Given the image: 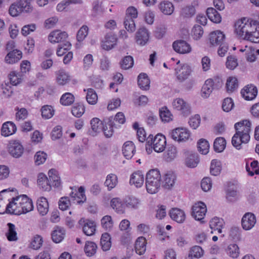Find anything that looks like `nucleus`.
Returning a JSON list of instances; mask_svg holds the SVG:
<instances>
[{"instance_id": "cd10ccee", "label": "nucleus", "mask_w": 259, "mask_h": 259, "mask_svg": "<svg viewBox=\"0 0 259 259\" xmlns=\"http://www.w3.org/2000/svg\"><path fill=\"white\" fill-rule=\"evenodd\" d=\"M225 224L224 220L218 217H214L209 222V227L212 230L217 231L220 234L222 233V229Z\"/></svg>"}, {"instance_id": "8fccbe9b", "label": "nucleus", "mask_w": 259, "mask_h": 259, "mask_svg": "<svg viewBox=\"0 0 259 259\" xmlns=\"http://www.w3.org/2000/svg\"><path fill=\"white\" fill-rule=\"evenodd\" d=\"M85 111V107L81 103H76L72 108V114L76 117H81Z\"/></svg>"}, {"instance_id": "a19ab883", "label": "nucleus", "mask_w": 259, "mask_h": 259, "mask_svg": "<svg viewBox=\"0 0 259 259\" xmlns=\"http://www.w3.org/2000/svg\"><path fill=\"white\" fill-rule=\"evenodd\" d=\"M222 170V164L220 160L213 159L210 164V172L212 175L218 176Z\"/></svg>"}, {"instance_id": "c85d7f7f", "label": "nucleus", "mask_w": 259, "mask_h": 259, "mask_svg": "<svg viewBox=\"0 0 259 259\" xmlns=\"http://www.w3.org/2000/svg\"><path fill=\"white\" fill-rule=\"evenodd\" d=\"M56 75V81L59 85H64L67 83L70 79L69 74L63 69L57 71Z\"/></svg>"}, {"instance_id": "1a4fd4ad", "label": "nucleus", "mask_w": 259, "mask_h": 259, "mask_svg": "<svg viewBox=\"0 0 259 259\" xmlns=\"http://www.w3.org/2000/svg\"><path fill=\"white\" fill-rule=\"evenodd\" d=\"M150 33L145 27L140 28L136 33L135 39L137 44L140 46H145L148 42Z\"/></svg>"}, {"instance_id": "39448f33", "label": "nucleus", "mask_w": 259, "mask_h": 259, "mask_svg": "<svg viewBox=\"0 0 259 259\" xmlns=\"http://www.w3.org/2000/svg\"><path fill=\"white\" fill-rule=\"evenodd\" d=\"M169 136L174 140L181 142L187 141L190 138V133L186 128L178 127L170 131Z\"/></svg>"}, {"instance_id": "ddd939ff", "label": "nucleus", "mask_w": 259, "mask_h": 259, "mask_svg": "<svg viewBox=\"0 0 259 259\" xmlns=\"http://www.w3.org/2000/svg\"><path fill=\"white\" fill-rule=\"evenodd\" d=\"M117 41V38L114 34L107 33L102 41V48L106 51L111 50L116 45Z\"/></svg>"}, {"instance_id": "5701e85b", "label": "nucleus", "mask_w": 259, "mask_h": 259, "mask_svg": "<svg viewBox=\"0 0 259 259\" xmlns=\"http://www.w3.org/2000/svg\"><path fill=\"white\" fill-rule=\"evenodd\" d=\"M17 130L15 124L11 121H7L3 123L2 128V135L8 137L14 134Z\"/></svg>"}, {"instance_id": "9b49d317", "label": "nucleus", "mask_w": 259, "mask_h": 259, "mask_svg": "<svg viewBox=\"0 0 259 259\" xmlns=\"http://www.w3.org/2000/svg\"><path fill=\"white\" fill-rule=\"evenodd\" d=\"M8 151L14 157H20L24 152L23 146L17 141H11L8 145Z\"/></svg>"}, {"instance_id": "49530a36", "label": "nucleus", "mask_w": 259, "mask_h": 259, "mask_svg": "<svg viewBox=\"0 0 259 259\" xmlns=\"http://www.w3.org/2000/svg\"><path fill=\"white\" fill-rule=\"evenodd\" d=\"M74 101V97L70 93H66L61 97L60 103L64 106L71 105Z\"/></svg>"}, {"instance_id": "774afa93", "label": "nucleus", "mask_w": 259, "mask_h": 259, "mask_svg": "<svg viewBox=\"0 0 259 259\" xmlns=\"http://www.w3.org/2000/svg\"><path fill=\"white\" fill-rule=\"evenodd\" d=\"M42 238L40 236L36 235L34 236L31 242V247L33 249H38L42 246Z\"/></svg>"}, {"instance_id": "c9c22d12", "label": "nucleus", "mask_w": 259, "mask_h": 259, "mask_svg": "<svg viewBox=\"0 0 259 259\" xmlns=\"http://www.w3.org/2000/svg\"><path fill=\"white\" fill-rule=\"evenodd\" d=\"M111 206L118 213L124 212V206L119 198H114L111 200Z\"/></svg>"}, {"instance_id": "6ab92c4d", "label": "nucleus", "mask_w": 259, "mask_h": 259, "mask_svg": "<svg viewBox=\"0 0 259 259\" xmlns=\"http://www.w3.org/2000/svg\"><path fill=\"white\" fill-rule=\"evenodd\" d=\"M177 79L180 82H183L187 79L191 74V70L187 65H183L179 72L178 69H175Z\"/></svg>"}, {"instance_id": "0eeeda50", "label": "nucleus", "mask_w": 259, "mask_h": 259, "mask_svg": "<svg viewBox=\"0 0 259 259\" xmlns=\"http://www.w3.org/2000/svg\"><path fill=\"white\" fill-rule=\"evenodd\" d=\"M174 109L181 111L184 116H187L191 113V108L189 105L183 99L177 98L172 102Z\"/></svg>"}, {"instance_id": "6e6552de", "label": "nucleus", "mask_w": 259, "mask_h": 259, "mask_svg": "<svg viewBox=\"0 0 259 259\" xmlns=\"http://www.w3.org/2000/svg\"><path fill=\"white\" fill-rule=\"evenodd\" d=\"M206 211V205L203 202H199L193 206L192 215L196 220L201 221L204 219Z\"/></svg>"}, {"instance_id": "7ed1b4c3", "label": "nucleus", "mask_w": 259, "mask_h": 259, "mask_svg": "<svg viewBox=\"0 0 259 259\" xmlns=\"http://www.w3.org/2000/svg\"><path fill=\"white\" fill-rule=\"evenodd\" d=\"M166 145V138L161 134L156 135L153 137L150 135L147 138V146L151 147L156 152H162L165 149Z\"/></svg>"}, {"instance_id": "aec40b11", "label": "nucleus", "mask_w": 259, "mask_h": 259, "mask_svg": "<svg viewBox=\"0 0 259 259\" xmlns=\"http://www.w3.org/2000/svg\"><path fill=\"white\" fill-rule=\"evenodd\" d=\"M176 180V176L172 171H168L163 178V187L167 189H171L174 185Z\"/></svg>"}, {"instance_id": "412c9836", "label": "nucleus", "mask_w": 259, "mask_h": 259, "mask_svg": "<svg viewBox=\"0 0 259 259\" xmlns=\"http://www.w3.org/2000/svg\"><path fill=\"white\" fill-rule=\"evenodd\" d=\"M144 181V175L142 171H138L134 172L131 177L130 183L134 185L136 187H141Z\"/></svg>"}, {"instance_id": "72a5a7b5", "label": "nucleus", "mask_w": 259, "mask_h": 259, "mask_svg": "<svg viewBox=\"0 0 259 259\" xmlns=\"http://www.w3.org/2000/svg\"><path fill=\"white\" fill-rule=\"evenodd\" d=\"M206 14L209 20L215 23L221 22L222 18L220 14L213 8H208L206 11Z\"/></svg>"}, {"instance_id": "a211bd4d", "label": "nucleus", "mask_w": 259, "mask_h": 259, "mask_svg": "<svg viewBox=\"0 0 259 259\" xmlns=\"http://www.w3.org/2000/svg\"><path fill=\"white\" fill-rule=\"evenodd\" d=\"M171 219L178 223H183L186 219L185 212L178 208H173L169 211Z\"/></svg>"}, {"instance_id": "9d476101", "label": "nucleus", "mask_w": 259, "mask_h": 259, "mask_svg": "<svg viewBox=\"0 0 259 259\" xmlns=\"http://www.w3.org/2000/svg\"><path fill=\"white\" fill-rule=\"evenodd\" d=\"M256 223V217L251 212L245 213L241 220V225L242 228L245 230L251 229Z\"/></svg>"}, {"instance_id": "09e8293b", "label": "nucleus", "mask_w": 259, "mask_h": 259, "mask_svg": "<svg viewBox=\"0 0 259 259\" xmlns=\"http://www.w3.org/2000/svg\"><path fill=\"white\" fill-rule=\"evenodd\" d=\"M195 14V8L192 6H188L182 8L181 16L184 18H190Z\"/></svg>"}, {"instance_id": "864d4df0", "label": "nucleus", "mask_w": 259, "mask_h": 259, "mask_svg": "<svg viewBox=\"0 0 259 259\" xmlns=\"http://www.w3.org/2000/svg\"><path fill=\"white\" fill-rule=\"evenodd\" d=\"M21 13H30L32 11V7L27 0H20L18 3Z\"/></svg>"}, {"instance_id": "79ce46f5", "label": "nucleus", "mask_w": 259, "mask_h": 259, "mask_svg": "<svg viewBox=\"0 0 259 259\" xmlns=\"http://www.w3.org/2000/svg\"><path fill=\"white\" fill-rule=\"evenodd\" d=\"M110 239L111 237L108 233H105L102 234L100 243L102 248L104 251H107L110 248L111 246Z\"/></svg>"}, {"instance_id": "6e6d98bb", "label": "nucleus", "mask_w": 259, "mask_h": 259, "mask_svg": "<svg viewBox=\"0 0 259 259\" xmlns=\"http://www.w3.org/2000/svg\"><path fill=\"white\" fill-rule=\"evenodd\" d=\"M97 248V245L95 243L88 241L84 246V251L88 256H91L96 253Z\"/></svg>"}, {"instance_id": "7c9ffc66", "label": "nucleus", "mask_w": 259, "mask_h": 259, "mask_svg": "<svg viewBox=\"0 0 259 259\" xmlns=\"http://www.w3.org/2000/svg\"><path fill=\"white\" fill-rule=\"evenodd\" d=\"M150 81L148 75L144 73H140L138 77V84L143 90H148L150 88Z\"/></svg>"}, {"instance_id": "13d9d810", "label": "nucleus", "mask_w": 259, "mask_h": 259, "mask_svg": "<svg viewBox=\"0 0 259 259\" xmlns=\"http://www.w3.org/2000/svg\"><path fill=\"white\" fill-rule=\"evenodd\" d=\"M71 46V45L69 41H65L62 44L59 45L57 50V55L58 56H63L70 49Z\"/></svg>"}, {"instance_id": "f704fd0d", "label": "nucleus", "mask_w": 259, "mask_h": 259, "mask_svg": "<svg viewBox=\"0 0 259 259\" xmlns=\"http://www.w3.org/2000/svg\"><path fill=\"white\" fill-rule=\"evenodd\" d=\"M211 82V80L208 79L205 81L201 89V96L203 98H208L214 89Z\"/></svg>"}, {"instance_id": "e2e57ef3", "label": "nucleus", "mask_w": 259, "mask_h": 259, "mask_svg": "<svg viewBox=\"0 0 259 259\" xmlns=\"http://www.w3.org/2000/svg\"><path fill=\"white\" fill-rule=\"evenodd\" d=\"M91 125L92 130L95 133L100 132L103 128L102 121L98 118H93L91 121Z\"/></svg>"}, {"instance_id": "f03ea898", "label": "nucleus", "mask_w": 259, "mask_h": 259, "mask_svg": "<svg viewBox=\"0 0 259 259\" xmlns=\"http://www.w3.org/2000/svg\"><path fill=\"white\" fill-rule=\"evenodd\" d=\"M161 186V176L157 169L150 170L146 175V187L147 192L151 194L158 192Z\"/></svg>"}, {"instance_id": "f257e3e1", "label": "nucleus", "mask_w": 259, "mask_h": 259, "mask_svg": "<svg viewBox=\"0 0 259 259\" xmlns=\"http://www.w3.org/2000/svg\"><path fill=\"white\" fill-rule=\"evenodd\" d=\"M251 124V122L247 120H243L235 124L236 133L232 137V144L237 149H241L242 144H246L249 141Z\"/></svg>"}, {"instance_id": "e433bc0d", "label": "nucleus", "mask_w": 259, "mask_h": 259, "mask_svg": "<svg viewBox=\"0 0 259 259\" xmlns=\"http://www.w3.org/2000/svg\"><path fill=\"white\" fill-rule=\"evenodd\" d=\"M199 162V158L197 154L191 153L186 158L185 163L186 165L190 168L197 166Z\"/></svg>"}, {"instance_id": "603ef678", "label": "nucleus", "mask_w": 259, "mask_h": 259, "mask_svg": "<svg viewBox=\"0 0 259 259\" xmlns=\"http://www.w3.org/2000/svg\"><path fill=\"white\" fill-rule=\"evenodd\" d=\"M8 226L9 230L8 232L6 233L7 239L10 241H16L18 238L15 225L12 223H8Z\"/></svg>"}, {"instance_id": "0e129e2a", "label": "nucleus", "mask_w": 259, "mask_h": 259, "mask_svg": "<svg viewBox=\"0 0 259 259\" xmlns=\"http://www.w3.org/2000/svg\"><path fill=\"white\" fill-rule=\"evenodd\" d=\"M177 149L175 146H169L165 155V157L167 161H170L174 159L177 156Z\"/></svg>"}, {"instance_id": "2eb2a0df", "label": "nucleus", "mask_w": 259, "mask_h": 259, "mask_svg": "<svg viewBox=\"0 0 259 259\" xmlns=\"http://www.w3.org/2000/svg\"><path fill=\"white\" fill-rule=\"evenodd\" d=\"M241 94L246 100H252L257 94V88L253 84H248L242 90Z\"/></svg>"}, {"instance_id": "5fc2aeb1", "label": "nucleus", "mask_w": 259, "mask_h": 259, "mask_svg": "<svg viewBox=\"0 0 259 259\" xmlns=\"http://www.w3.org/2000/svg\"><path fill=\"white\" fill-rule=\"evenodd\" d=\"M104 12L102 3L99 2H95L93 4V8L92 10V16L97 17L101 16Z\"/></svg>"}, {"instance_id": "a18cd8bd", "label": "nucleus", "mask_w": 259, "mask_h": 259, "mask_svg": "<svg viewBox=\"0 0 259 259\" xmlns=\"http://www.w3.org/2000/svg\"><path fill=\"white\" fill-rule=\"evenodd\" d=\"M226 140L223 137L217 138L213 143V148L215 151L217 152H222L226 147Z\"/></svg>"}, {"instance_id": "b1692460", "label": "nucleus", "mask_w": 259, "mask_h": 259, "mask_svg": "<svg viewBox=\"0 0 259 259\" xmlns=\"http://www.w3.org/2000/svg\"><path fill=\"white\" fill-rule=\"evenodd\" d=\"M21 200L22 209L24 210V214L26 213L33 209V205L32 200L29 198L26 195H22L18 196Z\"/></svg>"}, {"instance_id": "bf43d9fd", "label": "nucleus", "mask_w": 259, "mask_h": 259, "mask_svg": "<svg viewBox=\"0 0 259 259\" xmlns=\"http://www.w3.org/2000/svg\"><path fill=\"white\" fill-rule=\"evenodd\" d=\"M227 253L232 258H237L239 254V248L236 244H230L227 249Z\"/></svg>"}, {"instance_id": "ea45409f", "label": "nucleus", "mask_w": 259, "mask_h": 259, "mask_svg": "<svg viewBox=\"0 0 259 259\" xmlns=\"http://www.w3.org/2000/svg\"><path fill=\"white\" fill-rule=\"evenodd\" d=\"M64 236L65 230L60 227H57L52 234V239L56 243L60 242L63 239Z\"/></svg>"}, {"instance_id": "20e7f679", "label": "nucleus", "mask_w": 259, "mask_h": 259, "mask_svg": "<svg viewBox=\"0 0 259 259\" xmlns=\"http://www.w3.org/2000/svg\"><path fill=\"white\" fill-rule=\"evenodd\" d=\"M252 19H248L243 18L240 20H238L235 23V31L236 33L241 37L244 39L246 32L248 30L250 25L253 24Z\"/></svg>"}, {"instance_id": "58836bf2", "label": "nucleus", "mask_w": 259, "mask_h": 259, "mask_svg": "<svg viewBox=\"0 0 259 259\" xmlns=\"http://www.w3.org/2000/svg\"><path fill=\"white\" fill-rule=\"evenodd\" d=\"M87 92L86 100L91 105H95L98 101V96L96 92L92 89H84Z\"/></svg>"}, {"instance_id": "2f4dec72", "label": "nucleus", "mask_w": 259, "mask_h": 259, "mask_svg": "<svg viewBox=\"0 0 259 259\" xmlns=\"http://www.w3.org/2000/svg\"><path fill=\"white\" fill-rule=\"evenodd\" d=\"M159 9L164 15H170L174 11L173 4L169 1H163L159 5Z\"/></svg>"}, {"instance_id": "052dcab7", "label": "nucleus", "mask_w": 259, "mask_h": 259, "mask_svg": "<svg viewBox=\"0 0 259 259\" xmlns=\"http://www.w3.org/2000/svg\"><path fill=\"white\" fill-rule=\"evenodd\" d=\"M159 116L163 121L169 122L171 120L172 115L166 107L159 109Z\"/></svg>"}, {"instance_id": "680f3d73", "label": "nucleus", "mask_w": 259, "mask_h": 259, "mask_svg": "<svg viewBox=\"0 0 259 259\" xmlns=\"http://www.w3.org/2000/svg\"><path fill=\"white\" fill-rule=\"evenodd\" d=\"M101 225L106 230H110L113 227V222L111 217L105 215L101 220Z\"/></svg>"}, {"instance_id": "bb28decb", "label": "nucleus", "mask_w": 259, "mask_h": 259, "mask_svg": "<svg viewBox=\"0 0 259 259\" xmlns=\"http://www.w3.org/2000/svg\"><path fill=\"white\" fill-rule=\"evenodd\" d=\"M37 209L39 213L42 216H44L48 213L49 203L45 197H41L37 200Z\"/></svg>"}, {"instance_id": "338daca9", "label": "nucleus", "mask_w": 259, "mask_h": 259, "mask_svg": "<svg viewBox=\"0 0 259 259\" xmlns=\"http://www.w3.org/2000/svg\"><path fill=\"white\" fill-rule=\"evenodd\" d=\"M89 28L86 25H83L78 31L76 38L78 41H82L88 34Z\"/></svg>"}, {"instance_id": "3c124183", "label": "nucleus", "mask_w": 259, "mask_h": 259, "mask_svg": "<svg viewBox=\"0 0 259 259\" xmlns=\"http://www.w3.org/2000/svg\"><path fill=\"white\" fill-rule=\"evenodd\" d=\"M120 65L121 68L125 70L131 68L134 65L133 58L131 56L124 57L120 61Z\"/></svg>"}, {"instance_id": "c756f323", "label": "nucleus", "mask_w": 259, "mask_h": 259, "mask_svg": "<svg viewBox=\"0 0 259 259\" xmlns=\"http://www.w3.org/2000/svg\"><path fill=\"white\" fill-rule=\"evenodd\" d=\"M84 223L82 230L84 234L87 236H92L95 234L96 231V224L94 221L89 220L83 221Z\"/></svg>"}, {"instance_id": "f3484780", "label": "nucleus", "mask_w": 259, "mask_h": 259, "mask_svg": "<svg viewBox=\"0 0 259 259\" xmlns=\"http://www.w3.org/2000/svg\"><path fill=\"white\" fill-rule=\"evenodd\" d=\"M37 185L40 189L43 191H50L52 185L48 177L44 174L40 173L37 177Z\"/></svg>"}, {"instance_id": "c03bdc74", "label": "nucleus", "mask_w": 259, "mask_h": 259, "mask_svg": "<svg viewBox=\"0 0 259 259\" xmlns=\"http://www.w3.org/2000/svg\"><path fill=\"white\" fill-rule=\"evenodd\" d=\"M238 87L237 79L235 77H229L226 82L227 91L229 93L234 92Z\"/></svg>"}, {"instance_id": "4c0bfd02", "label": "nucleus", "mask_w": 259, "mask_h": 259, "mask_svg": "<svg viewBox=\"0 0 259 259\" xmlns=\"http://www.w3.org/2000/svg\"><path fill=\"white\" fill-rule=\"evenodd\" d=\"M118 183V178L116 175L110 174L107 175L105 185L108 188L109 190H111L117 185Z\"/></svg>"}, {"instance_id": "69168bd1", "label": "nucleus", "mask_w": 259, "mask_h": 259, "mask_svg": "<svg viewBox=\"0 0 259 259\" xmlns=\"http://www.w3.org/2000/svg\"><path fill=\"white\" fill-rule=\"evenodd\" d=\"M125 203L127 207L136 208L138 207L139 201L136 197L134 196H130L125 199Z\"/></svg>"}, {"instance_id": "a878e982", "label": "nucleus", "mask_w": 259, "mask_h": 259, "mask_svg": "<svg viewBox=\"0 0 259 259\" xmlns=\"http://www.w3.org/2000/svg\"><path fill=\"white\" fill-rule=\"evenodd\" d=\"M22 58V53L18 50H14L10 52L5 57L7 63L14 64L17 62Z\"/></svg>"}, {"instance_id": "4be33fe9", "label": "nucleus", "mask_w": 259, "mask_h": 259, "mask_svg": "<svg viewBox=\"0 0 259 259\" xmlns=\"http://www.w3.org/2000/svg\"><path fill=\"white\" fill-rule=\"evenodd\" d=\"M49 181L52 183V187L60 188L61 187V180L59 176L58 171L54 169H51L48 171Z\"/></svg>"}, {"instance_id": "4d7b16f0", "label": "nucleus", "mask_w": 259, "mask_h": 259, "mask_svg": "<svg viewBox=\"0 0 259 259\" xmlns=\"http://www.w3.org/2000/svg\"><path fill=\"white\" fill-rule=\"evenodd\" d=\"M41 115L45 119L51 118L54 114V110L51 106L45 105L41 109Z\"/></svg>"}, {"instance_id": "dca6fc26", "label": "nucleus", "mask_w": 259, "mask_h": 259, "mask_svg": "<svg viewBox=\"0 0 259 259\" xmlns=\"http://www.w3.org/2000/svg\"><path fill=\"white\" fill-rule=\"evenodd\" d=\"M225 34L221 31L217 30L212 32L209 34L210 44L213 46H222L225 39Z\"/></svg>"}, {"instance_id": "393cba45", "label": "nucleus", "mask_w": 259, "mask_h": 259, "mask_svg": "<svg viewBox=\"0 0 259 259\" xmlns=\"http://www.w3.org/2000/svg\"><path fill=\"white\" fill-rule=\"evenodd\" d=\"M122 151L126 159H131L135 152V146L132 141H127L123 144Z\"/></svg>"}, {"instance_id": "f8f14e48", "label": "nucleus", "mask_w": 259, "mask_h": 259, "mask_svg": "<svg viewBox=\"0 0 259 259\" xmlns=\"http://www.w3.org/2000/svg\"><path fill=\"white\" fill-rule=\"evenodd\" d=\"M174 50L180 54H187L191 51L190 45L186 41L182 39L177 40L172 44Z\"/></svg>"}, {"instance_id": "4468645a", "label": "nucleus", "mask_w": 259, "mask_h": 259, "mask_svg": "<svg viewBox=\"0 0 259 259\" xmlns=\"http://www.w3.org/2000/svg\"><path fill=\"white\" fill-rule=\"evenodd\" d=\"M67 37L68 34L66 32L57 30L50 33L48 39L51 43L55 44L64 42Z\"/></svg>"}, {"instance_id": "423d86ee", "label": "nucleus", "mask_w": 259, "mask_h": 259, "mask_svg": "<svg viewBox=\"0 0 259 259\" xmlns=\"http://www.w3.org/2000/svg\"><path fill=\"white\" fill-rule=\"evenodd\" d=\"M21 200L19 197L13 198V200L7 205V213L16 215L24 214V210L22 209Z\"/></svg>"}, {"instance_id": "de8ad7c7", "label": "nucleus", "mask_w": 259, "mask_h": 259, "mask_svg": "<svg viewBox=\"0 0 259 259\" xmlns=\"http://www.w3.org/2000/svg\"><path fill=\"white\" fill-rule=\"evenodd\" d=\"M199 152L202 154H206L209 151V145L208 142L204 139L199 140L197 143Z\"/></svg>"}, {"instance_id": "473e14b6", "label": "nucleus", "mask_w": 259, "mask_h": 259, "mask_svg": "<svg viewBox=\"0 0 259 259\" xmlns=\"http://www.w3.org/2000/svg\"><path fill=\"white\" fill-rule=\"evenodd\" d=\"M146 240L143 237H139L135 243V250L136 252L142 255L144 254L146 249Z\"/></svg>"}, {"instance_id": "37998d69", "label": "nucleus", "mask_w": 259, "mask_h": 259, "mask_svg": "<svg viewBox=\"0 0 259 259\" xmlns=\"http://www.w3.org/2000/svg\"><path fill=\"white\" fill-rule=\"evenodd\" d=\"M9 78L11 83L13 85H17L23 80L22 74L15 71L10 72L9 74Z\"/></svg>"}]
</instances>
